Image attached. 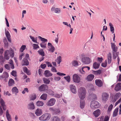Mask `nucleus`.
<instances>
[{
	"instance_id": "f257e3e1",
	"label": "nucleus",
	"mask_w": 121,
	"mask_h": 121,
	"mask_svg": "<svg viewBox=\"0 0 121 121\" xmlns=\"http://www.w3.org/2000/svg\"><path fill=\"white\" fill-rule=\"evenodd\" d=\"M78 95L80 99V106L81 109L84 108L85 105V102L84 99L85 98L86 94V90L85 88L81 87L78 90Z\"/></svg>"
},
{
	"instance_id": "f03ea898",
	"label": "nucleus",
	"mask_w": 121,
	"mask_h": 121,
	"mask_svg": "<svg viewBox=\"0 0 121 121\" xmlns=\"http://www.w3.org/2000/svg\"><path fill=\"white\" fill-rule=\"evenodd\" d=\"M51 115L49 113H45L39 118V120L42 121H47L50 118Z\"/></svg>"
},
{
	"instance_id": "7ed1b4c3",
	"label": "nucleus",
	"mask_w": 121,
	"mask_h": 121,
	"mask_svg": "<svg viewBox=\"0 0 121 121\" xmlns=\"http://www.w3.org/2000/svg\"><path fill=\"white\" fill-rule=\"evenodd\" d=\"M90 107L92 109L97 108L100 106L99 103L97 101L93 100L90 103Z\"/></svg>"
},
{
	"instance_id": "20e7f679",
	"label": "nucleus",
	"mask_w": 121,
	"mask_h": 121,
	"mask_svg": "<svg viewBox=\"0 0 121 121\" xmlns=\"http://www.w3.org/2000/svg\"><path fill=\"white\" fill-rule=\"evenodd\" d=\"M49 110L55 115H58L60 113V109L56 108H50Z\"/></svg>"
},
{
	"instance_id": "39448f33",
	"label": "nucleus",
	"mask_w": 121,
	"mask_h": 121,
	"mask_svg": "<svg viewBox=\"0 0 121 121\" xmlns=\"http://www.w3.org/2000/svg\"><path fill=\"white\" fill-rule=\"evenodd\" d=\"M56 101V100L55 98H51L47 102L46 105L48 106H52L55 104Z\"/></svg>"
},
{
	"instance_id": "423d86ee",
	"label": "nucleus",
	"mask_w": 121,
	"mask_h": 121,
	"mask_svg": "<svg viewBox=\"0 0 121 121\" xmlns=\"http://www.w3.org/2000/svg\"><path fill=\"white\" fill-rule=\"evenodd\" d=\"M82 61L84 64H88L91 62V60L89 57H84L82 59Z\"/></svg>"
},
{
	"instance_id": "0eeeda50",
	"label": "nucleus",
	"mask_w": 121,
	"mask_h": 121,
	"mask_svg": "<svg viewBox=\"0 0 121 121\" xmlns=\"http://www.w3.org/2000/svg\"><path fill=\"white\" fill-rule=\"evenodd\" d=\"M48 88V85L43 84L39 87L38 89L40 91L42 92L47 90Z\"/></svg>"
},
{
	"instance_id": "6e6552de",
	"label": "nucleus",
	"mask_w": 121,
	"mask_h": 121,
	"mask_svg": "<svg viewBox=\"0 0 121 121\" xmlns=\"http://www.w3.org/2000/svg\"><path fill=\"white\" fill-rule=\"evenodd\" d=\"M73 82L77 83H79L80 81V78L78 75L74 74L73 76Z\"/></svg>"
},
{
	"instance_id": "1a4fd4ad",
	"label": "nucleus",
	"mask_w": 121,
	"mask_h": 121,
	"mask_svg": "<svg viewBox=\"0 0 121 121\" xmlns=\"http://www.w3.org/2000/svg\"><path fill=\"white\" fill-rule=\"evenodd\" d=\"M109 97V95L106 92H104L102 93V100L106 101L108 99Z\"/></svg>"
},
{
	"instance_id": "9d476101",
	"label": "nucleus",
	"mask_w": 121,
	"mask_h": 121,
	"mask_svg": "<svg viewBox=\"0 0 121 121\" xmlns=\"http://www.w3.org/2000/svg\"><path fill=\"white\" fill-rule=\"evenodd\" d=\"M9 75L8 73L6 72H4L0 76V79H2L3 78H5L4 80L5 81H6V79L8 78Z\"/></svg>"
},
{
	"instance_id": "9b49d317",
	"label": "nucleus",
	"mask_w": 121,
	"mask_h": 121,
	"mask_svg": "<svg viewBox=\"0 0 121 121\" xmlns=\"http://www.w3.org/2000/svg\"><path fill=\"white\" fill-rule=\"evenodd\" d=\"M0 103L1 105V107L4 110H5L6 109V105L5 102L2 99H0Z\"/></svg>"
},
{
	"instance_id": "f8f14e48",
	"label": "nucleus",
	"mask_w": 121,
	"mask_h": 121,
	"mask_svg": "<svg viewBox=\"0 0 121 121\" xmlns=\"http://www.w3.org/2000/svg\"><path fill=\"white\" fill-rule=\"evenodd\" d=\"M10 52L8 50H6L4 52V59L7 60H8L9 58V55Z\"/></svg>"
},
{
	"instance_id": "ddd939ff",
	"label": "nucleus",
	"mask_w": 121,
	"mask_h": 121,
	"mask_svg": "<svg viewBox=\"0 0 121 121\" xmlns=\"http://www.w3.org/2000/svg\"><path fill=\"white\" fill-rule=\"evenodd\" d=\"M5 34L6 37L9 42L11 43L12 42L11 38V36L8 31H6V29H5Z\"/></svg>"
},
{
	"instance_id": "4468645a",
	"label": "nucleus",
	"mask_w": 121,
	"mask_h": 121,
	"mask_svg": "<svg viewBox=\"0 0 121 121\" xmlns=\"http://www.w3.org/2000/svg\"><path fill=\"white\" fill-rule=\"evenodd\" d=\"M71 92L75 94L77 92L76 87L73 85H71L69 86Z\"/></svg>"
},
{
	"instance_id": "2eb2a0df",
	"label": "nucleus",
	"mask_w": 121,
	"mask_h": 121,
	"mask_svg": "<svg viewBox=\"0 0 121 121\" xmlns=\"http://www.w3.org/2000/svg\"><path fill=\"white\" fill-rule=\"evenodd\" d=\"M95 82L96 85L99 87H101L103 85L102 82L100 79H96Z\"/></svg>"
},
{
	"instance_id": "dca6fc26",
	"label": "nucleus",
	"mask_w": 121,
	"mask_h": 121,
	"mask_svg": "<svg viewBox=\"0 0 121 121\" xmlns=\"http://www.w3.org/2000/svg\"><path fill=\"white\" fill-rule=\"evenodd\" d=\"M114 89L117 91L121 90V82L117 83Z\"/></svg>"
},
{
	"instance_id": "f3484780",
	"label": "nucleus",
	"mask_w": 121,
	"mask_h": 121,
	"mask_svg": "<svg viewBox=\"0 0 121 121\" xmlns=\"http://www.w3.org/2000/svg\"><path fill=\"white\" fill-rule=\"evenodd\" d=\"M111 44V48L112 50V52H113L114 53L117 52V49L118 48V47L114 43H112Z\"/></svg>"
},
{
	"instance_id": "a211bd4d",
	"label": "nucleus",
	"mask_w": 121,
	"mask_h": 121,
	"mask_svg": "<svg viewBox=\"0 0 121 121\" xmlns=\"http://www.w3.org/2000/svg\"><path fill=\"white\" fill-rule=\"evenodd\" d=\"M28 108L29 109L33 110L35 108V106L33 102L29 103L28 104L27 106Z\"/></svg>"
},
{
	"instance_id": "6ab92c4d",
	"label": "nucleus",
	"mask_w": 121,
	"mask_h": 121,
	"mask_svg": "<svg viewBox=\"0 0 121 121\" xmlns=\"http://www.w3.org/2000/svg\"><path fill=\"white\" fill-rule=\"evenodd\" d=\"M22 65L27 66L29 64V62L27 59L24 58L22 60Z\"/></svg>"
},
{
	"instance_id": "aec40b11",
	"label": "nucleus",
	"mask_w": 121,
	"mask_h": 121,
	"mask_svg": "<svg viewBox=\"0 0 121 121\" xmlns=\"http://www.w3.org/2000/svg\"><path fill=\"white\" fill-rule=\"evenodd\" d=\"M100 110L98 109L93 112V114L95 117H97L100 115Z\"/></svg>"
},
{
	"instance_id": "412c9836",
	"label": "nucleus",
	"mask_w": 121,
	"mask_h": 121,
	"mask_svg": "<svg viewBox=\"0 0 121 121\" xmlns=\"http://www.w3.org/2000/svg\"><path fill=\"white\" fill-rule=\"evenodd\" d=\"M44 74L46 77L51 76L52 75V74L48 70H46L45 71Z\"/></svg>"
},
{
	"instance_id": "4be33fe9",
	"label": "nucleus",
	"mask_w": 121,
	"mask_h": 121,
	"mask_svg": "<svg viewBox=\"0 0 121 121\" xmlns=\"http://www.w3.org/2000/svg\"><path fill=\"white\" fill-rule=\"evenodd\" d=\"M42 113V112L41 109L37 108L35 111V114L37 116H39L41 115Z\"/></svg>"
},
{
	"instance_id": "5701e85b",
	"label": "nucleus",
	"mask_w": 121,
	"mask_h": 121,
	"mask_svg": "<svg viewBox=\"0 0 121 121\" xmlns=\"http://www.w3.org/2000/svg\"><path fill=\"white\" fill-rule=\"evenodd\" d=\"M94 77V75L92 74H90L87 77V79L88 81H91Z\"/></svg>"
},
{
	"instance_id": "b1692460",
	"label": "nucleus",
	"mask_w": 121,
	"mask_h": 121,
	"mask_svg": "<svg viewBox=\"0 0 121 121\" xmlns=\"http://www.w3.org/2000/svg\"><path fill=\"white\" fill-rule=\"evenodd\" d=\"M6 115L8 120L9 121H11V116L9 113L8 110H7L6 111Z\"/></svg>"
},
{
	"instance_id": "393cba45",
	"label": "nucleus",
	"mask_w": 121,
	"mask_h": 121,
	"mask_svg": "<svg viewBox=\"0 0 121 121\" xmlns=\"http://www.w3.org/2000/svg\"><path fill=\"white\" fill-rule=\"evenodd\" d=\"M107 59L108 63L110 64L112 61V57L111 53L110 52L108 55Z\"/></svg>"
},
{
	"instance_id": "a878e982",
	"label": "nucleus",
	"mask_w": 121,
	"mask_h": 121,
	"mask_svg": "<svg viewBox=\"0 0 121 121\" xmlns=\"http://www.w3.org/2000/svg\"><path fill=\"white\" fill-rule=\"evenodd\" d=\"M100 65L99 63H97L96 62H95L93 63V66L95 69H97L99 68Z\"/></svg>"
},
{
	"instance_id": "bb28decb",
	"label": "nucleus",
	"mask_w": 121,
	"mask_h": 121,
	"mask_svg": "<svg viewBox=\"0 0 121 121\" xmlns=\"http://www.w3.org/2000/svg\"><path fill=\"white\" fill-rule=\"evenodd\" d=\"M14 83V81L13 79L11 78L9 79L8 82V85L9 86H13Z\"/></svg>"
},
{
	"instance_id": "cd10ccee",
	"label": "nucleus",
	"mask_w": 121,
	"mask_h": 121,
	"mask_svg": "<svg viewBox=\"0 0 121 121\" xmlns=\"http://www.w3.org/2000/svg\"><path fill=\"white\" fill-rule=\"evenodd\" d=\"M51 121H60V120L58 116H54L52 118Z\"/></svg>"
},
{
	"instance_id": "c85d7f7f",
	"label": "nucleus",
	"mask_w": 121,
	"mask_h": 121,
	"mask_svg": "<svg viewBox=\"0 0 121 121\" xmlns=\"http://www.w3.org/2000/svg\"><path fill=\"white\" fill-rule=\"evenodd\" d=\"M44 104V103L43 102L38 100L37 102L36 105L37 106L40 107L43 106Z\"/></svg>"
},
{
	"instance_id": "c756f323",
	"label": "nucleus",
	"mask_w": 121,
	"mask_h": 121,
	"mask_svg": "<svg viewBox=\"0 0 121 121\" xmlns=\"http://www.w3.org/2000/svg\"><path fill=\"white\" fill-rule=\"evenodd\" d=\"M38 52L42 56H44L45 55V53L43 49H40L38 51Z\"/></svg>"
},
{
	"instance_id": "7c9ffc66",
	"label": "nucleus",
	"mask_w": 121,
	"mask_h": 121,
	"mask_svg": "<svg viewBox=\"0 0 121 121\" xmlns=\"http://www.w3.org/2000/svg\"><path fill=\"white\" fill-rule=\"evenodd\" d=\"M47 95L46 94L44 93L42 94L40 97V98L44 100H46L47 98Z\"/></svg>"
},
{
	"instance_id": "2f4dec72",
	"label": "nucleus",
	"mask_w": 121,
	"mask_h": 121,
	"mask_svg": "<svg viewBox=\"0 0 121 121\" xmlns=\"http://www.w3.org/2000/svg\"><path fill=\"white\" fill-rule=\"evenodd\" d=\"M109 26H110L111 32L112 34L114 33V29L113 25L111 23H109Z\"/></svg>"
},
{
	"instance_id": "473e14b6",
	"label": "nucleus",
	"mask_w": 121,
	"mask_h": 121,
	"mask_svg": "<svg viewBox=\"0 0 121 121\" xmlns=\"http://www.w3.org/2000/svg\"><path fill=\"white\" fill-rule=\"evenodd\" d=\"M119 108L118 107L116 108L114 111L113 112V117H115L117 116V112L118 111Z\"/></svg>"
},
{
	"instance_id": "72a5a7b5",
	"label": "nucleus",
	"mask_w": 121,
	"mask_h": 121,
	"mask_svg": "<svg viewBox=\"0 0 121 121\" xmlns=\"http://www.w3.org/2000/svg\"><path fill=\"white\" fill-rule=\"evenodd\" d=\"M119 54V52H116L114 53L113 52H112L113 59H116L117 57H118V56H118Z\"/></svg>"
},
{
	"instance_id": "f704fd0d",
	"label": "nucleus",
	"mask_w": 121,
	"mask_h": 121,
	"mask_svg": "<svg viewBox=\"0 0 121 121\" xmlns=\"http://www.w3.org/2000/svg\"><path fill=\"white\" fill-rule=\"evenodd\" d=\"M47 92L48 94L51 96L54 95V92L50 89L47 90Z\"/></svg>"
},
{
	"instance_id": "c9c22d12",
	"label": "nucleus",
	"mask_w": 121,
	"mask_h": 121,
	"mask_svg": "<svg viewBox=\"0 0 121 121\" xmlns=\"http://www.w3.org/2000/svg\"><path fill=\"white\" fill-rule=\"evenodd\" d=\"M3 42L5 47H8V41L6 38L3 39Z\"/></svg>"
},
{
	"instance_id": "e433bc0d",
	"label": "nucleus",
	"mask_w": 121,
	"mask_h": 121,
	"mask_svg": "<svg viewBox=\"0 0 121 121\" xmlns=\"http://www.w3.org/2000/svg\"><path fill=\"white\" fill-rule=\"evenodd\" d=\"M73 65L75 66H77L78 65V63L77 61L74 60L72 62Z\"/></svg>"
},
{
	"instance_id": "4c0bfd02",
	"label": "nucleus",
	"mask_w": 121,
	"mask_h": 121,
	"mask_svg": "<svg viewBox=\"0 0 121 121\" xmlns=\"http://www.w3.org/2000/svg\"><path fill=\"white\" fill-rule=\"evenodd\" d=\"M44 82L46 84H49L50 81L49 79H48L45 78H43V79Z\"/></svg>"
},
{
	"instance_id": "58836bf2",
	"label": "nucleus",
	"mask_w": 121,
	"mask_h": 121,
	"mask_svg": "<svg viewBox=\"0 0 121 121\" xmlns=\"http://www.w3.org/2000/svg\"><path fill=\"white\" fill-rule=\"evenodd\" d=\"M92 72L94 74H100L101 73V70L100 69H99L98 70L96 71H94V70H92Z\"/></svg>"
},
{
	"instance_id": "ea45409f",
	"label": "nucleus",
	"mask_w": 121,
	"mask_h": 121,
	"mask_svg": "<svg viewBox=\"0 0 121 121\" xmlns=\"http://www.w3.org/2000/svg\"><path fill=\"white\" fill-rule=\"evenodd\" d=\"M37 96L36 94H33L31 96L30 98V100H33L35 99L36 98Z\"/></svg>"
},
{
	"instance_id": "a19ab883",
	"label": "nucleus",
	"mask_w": 121,
	"mask_h": 121,
	"mask_svg": "<svg viewBox=\"0 0 121 121\" xmlns=\"http://www.w3.org/2000/svg\"><path fill=\"white\" fill-rule=\"evenodd\" d=\"M12 92L18 93V90L16 87H14L12 89Z\"/></svg>"
},
{
	"instance_id": "79ce46f5",
	"label": "nucleus",
	"mask_w": 121,
	"mask_h": 121,
	"mask_svg": "<svg viewBox=\"0 0 121 121\" xmlns=\"http://www.w3.org/2000/svg\"><path fill=\"white\" fill-rule=\"evenodd\" d=\"M30 38L34 42L37 43H38L37 41V39L36 38H34V37H32L31 35H30L29 36Z\"/></svg>"
},
{
	"instance_id": "37998d69",
	"label": "nucleus",
	"mask_w": 121,
	"mask_h": 121,
	"mask_svg": "<svg viewBox=\"0 0 121 121\" xmlns=\"http://www.w3.org/2000/svg\"><path fill=\"white\" fill-rule=\"evenodd\" d=\"M39 37L41 41H42V42H43V43H45V42H47L48 41L47 39L44 38H42L41 36H39Z\"/></svg>"
},
{
	"instance_id": "c03bdc74",
	"label": "nucleus",
	"mask_w": 121,
	"mask_h": 121,
	"mask_svg": "<svg viewBox=\"0 0 121 121\" xmlns=\"http://www.w3.org/2000/svg\"><path fill=\"white\" fill-rule=\"evenodd\" d=\"M121 94L120 92H118L116 93L114 97L117 99H118L119 98L120 96L121 95Z\"/></svg>"
},
{
	"instance_id": "a18cd8bd",
	"label": "nucleus",
	"mask_w": 121,
	"mask_h": 121,
	"mask_svg": "<svg viewBox=\"0 0 121 121\" xmlns=\"http://www.w3.org/2000/svg\"><path fill=\"white\" fill-rule=\"evenodd\" d=\"M113 107V105L112 104H111L108 107V112H110L112 110Z\"/></svg>"
},
{
	"instance_id": "49530a36",
	"label": "nucleus",
	"mask_w": 121,
	"mask_h": 121,
	"mask_svg": "<svg viewBox=\"0 0 121 121\" xmlns=\"http://www.w3.org/2000/svg\"><path fill=\"white\" fill-rule=\"evenodd\" d=\"M26 47V46L25 45H22L20 48V51L21 52H23V51L25 50Z\"/></svg>"
},
{
	"instance_id": "de8ad7c7",
	"label": "nucleus",
	"mask_w": 121,
	"mask_h": 121,
	"mask_svg": "<svg viewBox=\"0 0 121 121\" xmlns=\"http://www.w3.org/2000/svg\"><path fill=\"white\" fill-rule=\"evenodd\" d=\"M46 43H43V42H42L40 43V46L42 48H46Z\"/></svg>"
},
{
	"instance_id": "09e8293b",
	"label": "nucleus",
	"mask_w": 121,
	"mask_h": 121,
	"mask_svg": "<svg viewBox=\"0 0 121 121\" xmlns=\"http://www.w3.org/2000/svg\"><path fill=\"white\" fill-rule=\"evenodd\" d=\"M57 60L58 61L57 62L58 64H60V63L61 62V58L60 56H59L57 57Z\"/></svg>"
},
{
	"instance_id": "8fccbe9b",
	"label": "nucleus",
	"mask_w": 121,
	"mask_h": 121,
	"mask_svg": "<svg viewBox=\"0 0 121 121\" xmlns=\"http://www.w3.org/2000/svg\"><path fill=\"white\" fill-rule=\"evenodd\" d=\"M16 72L14 70H13L11 73V74L14 77L17 76Z\"/></svg>"
},
{
	"instance_id": "3c124183",
	"label": "nucleus",
	"mask_w": 121,
	"mask_h": 121,
	"mask_svg": "<svg viewBox=\"0 0 121 121\" xmlns=\"http://www.w3.org/2000/svg\"><path fill=\"white\" fill-rule=\"evenodd\" d=\"M107 65V60H105V63H102L101 64V66L102 67H106Z\"/></svg>"
},
{
	"instance_id": "603ef678",
	"label": "nucleus",
	"mask_w": 121,
	"mask_h": 121,
	"mask_svg": "<svg viewBox=\"0 0 121 121\" xmlns=\"http://www.w3.org/2000/svg\"><path fill=\"white\" fill-rule=\"evenodd\" d=\"M33 46L34 49L35 50L37 48H39V46H38V45L35 44H33Z\"/></svg>"
},
{
	"instance_id": "864d4df0",
	"label": "nucleus",
	"mask_w": 121,
	"mask_h": 121,
	"mask_svg": "<svg viewBox=\"0 0 121 121\" xmlns=\"http://www.w3.org/2000/svg\"><path fill=\"white\" fill-rule=\"evenodd\" d=\"M62 94H61L60 95L59 94H56L54 95V97L58 98H59L61 96H62Z\"/></svg>"
},
{
	"instance_id": "5fc2aeb1",
	"label": "nucleus",
	"mask_w": 121,
	"mask_h": 121,
	"mask_svg": "<svg viewBox=\"0 0 121 121\" xmlns=\"http://www.w3.org/2000/svg\"><path fill=\"white\" fill-rule=\"evenodd\" d=\"M97 61H98L99 63H101L103 60V59L102 57H98L97 58Z\"/></svg>"
},
{
	"instance_id": "6e6d98bb",
	"label": "nucleus",
	"mask_w": 121,
	"mask_h": 121,
	"mask_svg": "<svg viewBox=\"0 0 121 121\" xmlns=\"http://www.w3.org/2000/svg\"><path fill=\"white\" fill-rule=\"evenodd\" d=\"M51 48L49 49V50L50 52H53L55 49L54 47L52 46L51 47Z\"/></svg>"
},
{
	"instance_id": "4d7b16f0",
	"label": "nucleus",
	"mask_w": 121,
	"mask_h": 121,
	"mask_svg": "<svg viewBox=\"0 0 121 121\" xmlns=\"http://www.w3.org/2000/svg\"><path fill=\"white\" fill-rule=\"evenodd\" d=\"M111 99V101L113 103H115L117 99L115 97L114 98L112 97Z\"/></svg>"
},
{
	"instance_id": "13d9d810",
	"label": "nucleus",
	"mask_w": 121,
	"mask_h": 121,
	"mask_svg": "<svg viewBox=\"0 0 121 121\" xmlns=\"http://www.w3.org/2000/svg\"><path fill=\"white\" fill-rule=\"evenodd\" d=\"M85 68H87V69H88V70H90V67H88V66H84L82 68V71L84 73H85V71H84V70H83V69Z\"/></svg>"
},
{
	"instance_id": "bf43d9fd",
	"label": "nucleus",
	"mask_w": 121,
	"mask_h": 121,
	"mask_svg": "<svg viewBox=\"0 0 121 121\" xmlns=\"http://www.w3.org/2000/svg\"><path fill=\"white\" fill-rule=\"evenodd\" d=\"M26 91L27 92H29V90L27 88H24V90L22 92V93L23 94H24L25 93Z\"/></svg>"
},
{
	"instance_id": "052dcab7",
	"label": "nucleus",
	"mask_w": 121,
	"mask_h": 121,
	"mask_svg": "<svg viewBox=\"0 0 121 121\" xmlns=\"http://www.w3.org/2000/svg\"><path fill=\"white\" fill-rule=\"evenodd\" d=\"M54 79L55 81H58L61 78L59 77H55Z\"/></svg>"
},
{
	"instance_id": "680f3d73",
	"label": "nucleus",
	"mask_w": 121,
	"mask_h": 121,
	"mask_svg": "<svg viewBox=\"0 0 121 121\" xmlns=\"http://www.w3.org/2000/svg\"><path fill=\"white\" fill-rule=\"evenodd\" d=\"M60 9L58 8H55V9L54 12L55 13H59L60 12Z\"/></svg>"
},
{
	"instance_id": "e2e57ef3",
	"label": "nucleus",
	"mask_w": 121,
	"mask_h": 121,
	"mask_svg": "<svg viewBox=\"0 0 121 121\" xmlns=\"http://www.w3.org/2000/svg\"><path fill=\"white\" fill-rule=\"evenodd\" d=\"M56 74L59 76H65L66 74L63 73H61L59 72H58L56 73Z\"/></svg>"
},
{
	"instance_id": "0e129e2a",
	"label": "nucleus",
	"mask_w": 121,
	"mask_h": 121,
	"mask_svg": "<svg viewBox=\"0 0 121 121\" xmlns=\"http://www.w3.org/2000/svg\"><path fill=\"white\" fill-rule=\"evenodd\" d=\"M51 70L53 72H57V70L56 68L54 67H53L51 69Z\"/></svg>"
},
{
	"instance_id": "69168bd1",
	"label": "nucleus",
	"mask_w": 121,
	"mask_h": 121,
	"mask_svg": "<svg viewBox=\"0 0 121 121\" xmlns=\"http://www.w3.org/2000/svg\"><path fill=\"white\" fill-rule=\"evenodd\" d=\"M23 70L24 72V73L27 71H28V69L26 67H25L23 68Z\"/></svg>"
},
{
	"instance_id": "338daca9",
	"label": "nucleus",
	"mask_w": 121,
	"mask_h": 121,
	"mask_svg": "<svg viewBox=\"0 0 121 121\" xmlns=\"http://www.w3.org/2000/svg\"><path fill=\"white\" fill-rule=\"evenodd\" d=\"M46 65L45 64H44L43 65L41 64L40 65L41 68L43 69H44L46 67Z\"/></svg>"
},
{
	"instance_id": "774afa93",
	"label": "nucleus",
	"mask_w": 121,
	"mask_h": 121,
	"mask_svg": "<svg viewBox=\"0 0 121 121\" xmlns=\"http://www.w3.org/2000/svg\"><path fill=\"white\" fill-rule=\"evenodd\" d=\"M109 117L108 116H105V118L104 119L106 121H108L109 119Z\"/></svg>"
}]
</instances>
